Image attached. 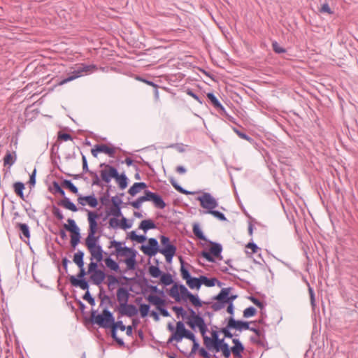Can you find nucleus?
Listing matches in <instances>:
<instances>
[{"label": "nucleus", "mask_w": 358, "mask_h": 358, "mask_svg": "<svg viewBox=\"0 0 358 358\" xmlns=\"http://www.w3.org/2000/svg\"><path fill=\"white\" fill-rule=\"evenodd\" d=\"M162 247L159 245V253L164 254L169 252H176L177 247L171 242L170 238L165 235L159 236Z\"/></svg>", "instance_id": "dca6fc26"}, {"label": "nucleus", "mask_w": 358, "mask_h": 358, "mask_svg": "<svg viewBox=\"0 0 358 358\" xmlns=\"http://www.w3.org/2000/svg\"><path fill=\"white\" fill-rule=\"evenodd\" d=\"M63 228L66 231H69V232L75 231L80 229V228L77 225L76 221L71 218L67 219V224H64Z\"/></svg>", "instance_id": "79ce46f5"}, {"label": "nucleus", "mask_w": 358, "mask_h": 358, "mask_svg": "<svg viewBox=\"0 0 358 358\" xmlns=\"http://www.w3.org/2000/svg\"><path fill=\"white\" fill-rule=\"evenodd\" d=\"M179 261L180 263V270L181 277L183 280L187 281L188 279H189L192 276L191 275L189 270L185 267V265H187L189 267H192V266L190 264H187L185 262V260L183 259L182 256L179 257Z\"/></svg>", "instance_id": "bb28decb"}, {"label": "nucleus", "mask_w": 358, "mask_h": 358, "mask_svg": "<svg viewBox=\"0 0 358 358\" xmlns=\"http://www.w3.org/2000/svg\"><path fill=\"white\" fill-rule=\"evenodd\" d=\"M15 193L22 200L25 201L23 190L24 189V184L22 182H15L13 185Z\"/></svg>", "instance_id": "c9c22d12"}, {"label": "nucleus", "mask_w": 358, "mask_h": 358, "mask_svg": "<svg viewBox=\"0 0 358 358\" xmlns=\"http://www.w3.org/2000/svg\"><path fill=\"white\" fill-rule=\"evenodd\" d=\"M224 337L223 338H219L213 342L208 344L207 345H205L206 348L208 350V351L210 352H215L216 353L220 352V348L222 347V344L224 341Z\"/></svg>", "instance_id": "7c9ffc66"}, {"label": "nucleus", "mask_w": 358, "mask_h": 358, "mask_svg": "<svg viewBox=\"0 0 358 358\" xmlns=\"http://www.w3.org/2000/svg\"><path fill=\"white\" fill-rule=\"evenodd\" d=\"M73 137L68 133L63 132L62 131H59L57 132V141H67L69 140H72Z\"/></svg>", "instance_id": "774afa93"}, {"label": "nucleus", "mask_w": 358, "mask_h": 358, "mask_svg": "<svg viewBox=\"0 0 358 358\" xmlns=\"http://www.w3.org/2000/svg\"><path fill=\"white\" fill-rule=\"evenodd\" d=\"M107 276L104 270L101 269L90 275V279L94 285L100 286Z\"/></svg>", "instance_id": "5701e85b"}, {"label": "nucleus", "mask_w": 358, "mask_h": 358, "mask_svg": "<svg viewBox=\"0 0 358 358\" xmlns=\"http://www.w3.org/2000/svg\"><path fill=\"white\" fill-rule=\"evenodd\" d=\"M90 287H87V288H80L83 290L85 291V293L83 296V299L87 301L91 306L95 305V299L92 296L89 291Z\"/></svg>", "instance_id": "8fccbe9b"}, {"label": "nucleus", "mask_w": 358, "mask_h": 358, "mask_svg": "<svg viewBox=\"0 0 358 358\" xmlns=\"http://www.w3.org/2000/svg\"><path fill=\"white\" fill-rule=\"evenodd\" d=\"M234 131L242 139L246 140L249 141L250 143L253 142V138L248 135L244 131L243 129L242 130H240L236 127H233Z\"/></svg>", "instance_id": "864d4df0"}, {"label": "nucleus", "mask_w": 358, "mask_h": 358, "mask_svg": "<svg viewBox=\"0 0 358 358\" xmlns=\"http://www.w3.org/2000/svg\"><path fill=\"white\" fill-rule=\"evenodd\" d=\"M186 284L192 289H199L202 285L201 276L199 278L192 276L186 281Z\"/></svg>", "instance_id": "72a5a7b5"}, {"label": "nucleus", "mask_w": 358, "mask_h": 358, "mask_svg": "<svg viewBox=\"0 0 358 358\" xmlns=\"http://www.w3.org/2000/svg\"><path fill=\"white\" fill-rule=\"evenodd\" d=\"M83 199H85L87 204H88L91 208H96L99 204L98 199L94 194L85 196Z\"/></svg>", "instance_id": "09e8293b"}, {"label": "nucleus", "mask_w": 358, "mask_h": 358, "mask_svg": "<svg viewBox=\"0 0 358 358\" xmlns=\"http://www.w3.org/2000/svg\"><path fill=\"white\" fill-rule=\"evenodd\" d=\"M157 227L155 222L151 219L143 220L141 222L138 229L147 232L150 229H154Z\"/></svg>", "instance_id": "473e14b6"}, {"label": "nucleus", "mask_w": 358, "mask_h": 358, "mask_svg": "<svg viewBox=\"0 0 358 358\" xmlns=\"http://www.w3.org/2000/svg\"><path fill=\"white\" fill-rule=\"evenodd\" d=\"M201 279L202 285L208 287H214L215 285V282H217L216 278H208L206 275H201Z\"/></svg>", "instance_id": "603ef678"}, {"label": "nucleus", "mask_w": 358, "mask_h": 358, "mask_svg": "<svg viewBox=\"0 0 358 358\" xmlns=\"http://www.w3.org/2000/svg\"><path fill=\"white\" fill-rule=\"evenodd\" d=\"M220 352H222V355L225 358H229L231 357V347L227 343L225 342V341L222 344V347L220 348Z\"/></svg>", "instance_id": "5fc2aeb1"}, {"label": "nucleus", "mask_w": 358, "mask_h": 358, "mask_svg": "<svg viewBox=\"0 0 358 358\" xmlns=\"http://www.w3.org/2000/svg\"><path fill=\"white\" fill-rule=\"evenodd\" d=\"M70 244L72 249L75 250L78 245L80 243L81 234L80 229L70 232Z\"/></svg>", "instance_id": "2f4dec72"}, {"label": "nucleus", "mask_w": 358, "mask_h": 358, "mask_svg": "<svg viewBox=\"0 0 358 358\" xmlns=\"http://www.w3.org/2000/svg\"><path fill=\"white\" fill-rule=\"evenodd\" d=\"M104 262L106 267L110 269L111 271H114L115 273L118 271H121L120 266L118 262L114 260L110 255L104 258Z\"/></svg>", "instance_id": "a878e982"}, {"label": "nucleus", "mask_w": 358, "mask_h": 358, "mask_svg": "<svg viewBox=\"0 0 358 358\" xmlns=\"http://www.w3.org/2000/svg\"><path fill=\"white\" fill-rule=\"evenodd\" d=\"M231 350L235 358H242V353L245 350V347L243 343H241L231 347Z\"/></svg>", "instance_id": "c03bdc74"}, {"label": "nucleus", "mask_w": 358, "mask_h": 358, "mask_svg": "<svg viewBox=\"0 0 358 358\" xmlns=\"http://www.w3.org/2000/svg\"><path fill=\"white\" fill-rule=\"evenodd\" d=\"M169 182H171V184L172 185V186L180 193L181 194H185V195H191V194H194L195 192H191V191H189V190H187L185 189H184L182 187H181L177 182L176 180L174 179L173 177H171L169 178Z\"/></svg>", "instance_id": "e433bc0d"}, {"label": "nucleus", "mask_w": 358, "mask_h": 358, "mask_svg": "<svg viewBox=\"0 0 358 358\" xmlns=\"http://www.w3.org/2000/svg\"><path fill=\"white\" fill-rule=\"evenodd\" d=\"M172 310L176 313L178 318L182 317V320H186L187 324L194 331L204 320L203 316L200 313H196L189 306H187L189 315L182 306H174L172 307Z\"/></svg>", "instance_id": "20e7f679"}, {"label": "nucleus", "mask_w": 358, "mask_h": 358, "mask_svg": "<svg viewBox=\"0 0 358 358\" xmlns=\"http://www.w3.org/2000/svg\"><path fill=\"white\" fill-rule=\"evenodd\" d=\"M169 294L176 302L189 300L192 305L197 308H201L203 304H210V302L201 301L198 294H192L183 284L175 283L169 289Z\"/></svg>", "instance_id": "7ed1b4c3"}, {"label": "nucleus", "mask_w": 358, "mask_h": 358, "mask_svg": "<svg viewBox=\"0 0 358 358\" xmlns=\"http://www.w3.org/2000/svg\"><path fill=\"white\" fill-rule=\"evenodd\" d=\"M117 148L110 144L98 143L91 150V153L94 157H97L99 153H104L110 157H115Z\"/></svg>", "instance_id": "f8f14e48"}, {"label": "nucleus", "mask_w": 358, "mask_h": 358, "mask_svg": "<svg viewBox=\"0 0 358 358\" xmlns=\"http://www.w3.org/2000/svg\"><path fill=\"white\" fill-rule=\"evenodd\" d=\"M92 324H96L101 328L108 329L110 327L113 319V313L107 307L103 308L101 313L97 310L92 309L90 318L85 317Z\"/></svg>", "instance_id": "0eeeda50"}, {"label": "nucleus", "mask_w": 358, "mask_h": 358, "mask_svg": "<svg viewBox=\"0 0 358 358\" xmlns=\"http://www.w3.org/2000/svg\"><path fill=\"white\" fill-rule=\"evenodd\" d=\"M227 325L220 328V331L224 335V338H232L234 334L230 331L231 329H235L238 331L249 330L250 324H256V322H248L241 320H236L234 317H229L225 319Z\"/></svg>", "instance_id": "423d86ee"}, {"label": "nucleus", "mask_w": 358, "mask_h": 358, "mask_svg": "<svg viewBox=\"0 0 358 358\" xmlns=\"http://www.w3.org/2000/svg\"><path fill=\"white\" fill-rule=\"evenodd\" d=\"M48 190L52 192L53 194H59L61 196L64 197L66 196V193L62 186L57 181L54 180L52 182V186L48 187Z\"/></svg>", "instance_id": "c756f323"}, {"label": "nucleus", "mask_w": 358, "mask_h": 358, "mask_svg": "<svg viewBox=\"0 0 358 358\" xmlns=\"http://www.w3.org/2000/svg\"><path fill=\"white\" fill-rule=\"evenodd\" d=\"M17 228L20 231V232L24 235V237L28 239L30 238V231L29 226L25 223H17Z\"/></svg>", "instance_id": "3c124183"}, {"label": "nucleus", "mask_w": 358, "mask_h": 358, "mask_svg": "<svg viewBox=\"0 0 358 358\" xmlns=\"http://www.w3.org/2000/svg\"><path fill=\"white\" fill-rule=\"evenodd\" d=\"M148 292H150V294L166 296L164 290L159 289L156 285H150Z\"/></svg>", "instance_id": "e2e57ef3"}, {"label": "nucleus", "mask_w": 358, "mask_h": 358, "mask_svg": "<svg viewBox=\"0 0 358 358\" xmlns=\"http://www.w3.org/2000/svg\"><path fill=\"white\" fill-rule=\"evenodd\" d=\"M183 338L184 335L182 332L176 331L171 334L168 340V343H172L173 341H176L178 343L180 342Z\"/></svg>", "instance_id": "6e6d98bb"}, {"label": "nucleus", "mask_w": 358, "mask_h": 358, "mask_svg": "<svg viewBox=\"0 0 358 358\" xmlns=\"http://www.w3.org/2000/svg\"><path fill=\"white\" fill-rule=\"evenodd\" d=\"M272 48L273 51L278 55L284 54L287 52V50L280 45L277 41H274L272 42Z\"/></svg>", "instance_id": "0e129e2a"}, {"label": "nucleus", "mask_w": 358, "mask_h": 358, "mask_svg": "<svg viewBox=\"0 0 358 358\" xmlns=\"http://www.w3.org/2000/svg\"><path fill=\"white\" fill-rule=\"evenodd\" d=\"M99 263L101 264V266L103 267V265L101 264V262H97L91 261V262L88 264V269L87 273L92 275V273L97 272V271H100L101 269L99 268Z\"/></svg>", "instance_id": "4d7b16f0"}, {"label": "nucleus", "mask_w": 358, "mask_h": 358, "mask_svg": "<svg viewBox=\"0 0 358 358\" xmlns=\"http://www.w3.org/2000/svg\"><path fill=\"white\" fill-rule=\"evenodd\" d=\"M145 201L152 202L155 207L159 209H164L166 206L160 194L148 189H145L144 195L139 196L135 201H130L129 203L135 209H139Z\"/></svg>", "instance_id": "39448f33"}, {"label": "nucleus", "mask_w": 358, "mask_h": 358, "mask_svg": "<svg viewBox=\"0 0 358 358\" xmlns=\"http://www.w3.org/2000/svg\"><path fill=\"white\" fill-rule=\"evenodd\" d=\"M132 286H130L128 289L125 287H120L116 292L117 300L119 303L118 306H122L127 304L130 298V292H133Z\"/></svg>", "instance_id": "a211bd4d"}, {"label": "nucleus", "mask_w": 358, "mask_h": 358, "mask_svg": "<svg viewBox=\"0 0 358 358\" xmlns=\"http://www.w3.org/2000/svg\"><path fill=\"white\" fill-rule=\"evenodd\" d=\"M136 285L141 289V294L145 296L146 294L148 292L149 286L151 285L149 284L148 280L146 278H138Z\"/></svg>", "instance_id": "f704fd0d"}, {"label": "nucleus", "mask_w": 358, "mask_h": 358, "mask_svg": "<svg viewBox=\"0 0 358 358\" xmlns=\"http://www.w3.org/2000/svg\"><path fill=\"white\" fill-rule=\"evenodd\" d=\"M206 96L213 106L217 110L220 114L226 113V110L224 107L222 105L220 101L216 97V96L213 92H208L206 94Z\"/></svg>", "instance_id": "4be33fe9"}, {"label": "nucleus", "mask_w": 358, "mask_h": 358, "mask_svg": "<svg viewBox=\"0 0 358 358\" xmlns=\"http://www.w3.org/2000/svg\"><path fill=\"white\" fill-rule=\"evenodd\" d=\"M110 201L112 203V206L107 210L108 213H110L109 215H112L113 217L122 216V204L123 203V201L121 198L116 195L111 197Z\"/></svg>", "instance_id": "f3484780"}, {"label": "nucleus", "mask_w": 358, "mask_h": 358, "mask_svg": "<svg viewBox=\"0 0 358 358\" xmlns=\"http://www.w3.org/2000/svg\"><path fill=\"white\" fill-rule=\"evenodd\" d=\"M62 186L64 188L69 189L72 193L78 195V187L70 180L64 179L62 182Z\"/></svg>", "instance_id": "ea45409f"}, {"label": "nucleus", "mask_w": 358, "mask_h": 358, "mask_svg": "<svg viewBox=\"0 0 358 358\" xmlns=\"http://www.w3.org/2000/svg\"><path fill=\"white\" fill-rule=\"evenodd\" d=\"M257 312V309L254 306H249L243 310V316L245 318H249L255 316Z\"/></svg>", "instance_id": "bf43d9fd"}, {"label": "nucleus", "mask_w": 358, "mask_h": 358, "mask_svg": "<svg viewBox=\"0 0 358 358\" xmlns=\"http://www.w3.org/2000/svg\"><path fill=\"white\" fill-rule=\"evenodd\" d=\"M192 231L198 239L206 241L211 245V247L209 248V252L206 250L201 252V256L202 257L205 258L208 262L211 263L215 262V258L219 259H222V252L223 248L222 244L208 239L204 235L199 223H194L192 226Z\"/></svg>", "instance_id": "f03ea898"}, {"label": "nucleus", "mask_w": 358, "mask_h": 358, "mask_svg": "<svg viewBox=\"0 0 358 358\" xmlns=\"http://www.w3.org/2000/svg\"><path fill=\"white\" fill-rule=\"evenodd\" d=\"M120 229L127 230L130 229L132 227V222L129 221L127 217H125L123 215L120 216Z\"/></svg>", "instance_id": "052dcab7"}, {"label": "nucleus", "mask_w": 358, "mask_h": 358, "mask_svg": "<svg viewBox=\"0 0 358 358\" xmlns=\"http://www.w3.org/2000/svg\"><path fill=\"white\" fill-rule=\"evenodd\" d=\"M84 256L85 253L82 250H78L74 253L73 261L77 266H84Z\"/></svg>", "instance_id": "49530a36"}, {"label": "nucleus", "mask_w": 358, "mask_h": 358, "mask_svg": "<svg viewBox=\"0 0 358 358\" xmlns=\"http://www.w3.org/2000/svg\"><path fill=\"white\" fill-rule=\"evenodd\" d=\"M192 343L193 344L191 349L192 353L198 352L199 355L203 358H212V355L208 351L206 347H201L196 339L194 340Z\"/></svg>", "instance_id": "412c9836"}, {"label": "nucleus", "mask_w": 358, "mask_h": 358, "mask_svg": "<svg viewBox=\"0 0 358 358\" xmlns=\"http://www.w3.org/2000/svg\"><path fill=\"white\" fill-rule=\"evenodd\" d=\"M137 255H132L129 257V258H126L124 260V262L127 265V270L134 271L136 268L137 261H136Z\"/></svg>", "instance_id": "58836bf2"}, {"label": "nucleus", "mask_w": 358, "mask_h": 358, "mask_svg": "<svg viewBox=\"0 0 358 358\" xmlns=\"http://www.w3.org/2000/svg\"><path fill=\"white\" fill-rule=\"evenodd\" d=\"M145 299L149 302L150 304L155 306L157 309H159L162 307L165 308L167 304L165 296L149 294L145 296Z\"/></svg>", "instance_id": "aec40b11"}, {"label": "nucleus", "mask_w": 358, "mask_h": 358, "mask_svg": "<svg viewBox=\"0 0 358 358\" xmlns=\"http://www.w3.org/2000/svg\"><path fill=\"white\" fill-rule=\"evenodd\" d=\"M17 160V155L15 151L10 152L7 150L6 155L3 157V165L5 166H8L10 167L12 165L15 164Z\"/></svg>", "instance_id": "c85d7f7f"}, {"label": "nucleus", "mask_w": 358, "mask_h": 358, "mask_svg": "<svg viewBox=\"0 0 358 358\" xmlns=\"http://www.w3.org/2000/svg\"><path fill=\"white\" fill-rule=\"evenodd\" d=\"M160 283L164 286H169L172 284H175L174 280L173 279L172 275L169 273L162 272V275H160Z\"/></svg>", "instance_id": "4c0bfd02"}, {"label": "nucleus", "mask_w": 358, "mask_h": 358, "mask_svg": "<svg viewBox=\"0 0 358 358\" xmlns=\"http://www.w3.org/2000/svg\"><path fill=\"white\" fill-rule=\"evenodd\" d=\"M79 272L76 275H69V280L71 286L80 288H87L90 287L89 281L85 278V275L89 274L85 271L84 266H78Z\"/></svg>", "instance_id": "1a4fd4ad"}, {"label": "nucleus", "mask_w": 358, "mask_h": 358, "mask_svg": "<svg viewBox=\"0 0 358 358\" xmlns=\"http://www.w3.org/2000/svg\"><path fill=\"white\" fill-rule=\"evenodd\" d=\"M96 69V67L95 65H87L84 64H81L79 66L76 68L73 72L72 75L69 76L68 77L61 80L58 83V85H62L64 84H66L70 81H72L75 80L76 78H78L80 77L83 74V73H89L92 72L93 70Z\"/></svg>", "instance_id": "9d476101"}, {"label": "nucleus", "mask_w": 358, "mask_h": 358, "mask_svg": "<svg viewBox=\"0 0 358 358\" xmlns=\"http://www.w3.org/2000/svg\"><path fill=\"white\" fill-rule=\"evenodd\" d=\"M90 176L92 178V186L96 185V186L100 187L101 188H103V187H104L103 182L101 180V177L99 176V175L97 174V173H96L95 171H90Z\"/></svg>", "instance_id": "a18cd8bd"}, {"label": "nucleus", "mask_w": 358, "mask_h": 358, "mask_svg": "<svg viewBox=\"0 0 358 358\" xmlns=\"http://www.w3.org/2000/svg\"><path fill=\"white\" fill-rule=\"evenodd\" d=\"M249 330L254 332L257 337L262 338L264 340H266V331L264 329L250 327Z\"/></svg>", "instance_id": "69168bd1"}, {"label": "nucleus", "mask_w": 358, "mask_h": 358, "mask_svg": "<svg viewBox=\"0 0 358 358\" xmlns=\"http://www.w3.org/2000/svg\"><path fill=\"white\" fill-rule=\"evenodd\" d=\"M147 187V184L144 182H134L128 189V194L131 196H136L141 190Z\"/></svg>", "instance_id": "cd10ccee"}, {"label": "nucleus", "mask_w": 358, "mask_h": 358, "mask_svg": "<svg viewBox=\"0 0 358 358\" xmlns=\"http://www.w3.org/2000/svg\"><path fill=\"white\" fill-rule=\"evenodd\" d=\"M117 171L115 166H108L107 169H101L100 171V177L103 182L109 184L112 179L115 178V176Z\"/></svg>", "instance_id": "6ab92c4d"}, {"label": "nucleus", "mask_w": 358, "mask_h": 358, "mask_svg": "<svg viewBox=\"0 0 358 358\" xmlns=\"http://www.w3.org/2000/svg\"><path fill=\"white\" fill-rule=\"evenodd\" d=\"M115 310L118 313V318L122 316L131 317L138 313V309L135 305L129 304L128 303L122 306H116Z\"/></svg>", "instance_id": "2eb2a0df"}, {"label": "nucleus", "mask_w": 358, "mask_h": 358, "mask_svg": "<svg viewBox=\"0 0 358 358\" xmlns=\"http://www.w3.org/2000/svg\"><path fill=\"white\" fill-rule=\"evenodd\" d=\"M200 202V206L206 209V211H211L218 206L217 200L208 192H204L196 199Z\"/></svg>", "instance_id": "ddd939ff"}, {"label": "nucleus", "mask_w": 358, "mask_h": 358, "mask_svg": "<svg viewBox=\"0 0 358 358\" xmlns=\"http://www.w3.org/2000/svg\"><path fill=\"white\" fill-rule=\"evenodd\" d=\"M57 205L62 206L67 210L72 212H77L78 208L77 206L71 201V199L65 196L62 200L57 201Z\"/></svg>", "instance_id": "393cba45"}, {"label": "nucleus", "mask_w": 358, "mask_h": 358, "mask_svg": "<svg viewBox=\"0 0 358 358\" xmlns=\"http://www.w3.org/2000/svg\"><path fill=\"white\" fill-rule=\"evenodd\" d=\"M139 248L145 255L150 258L159 252V243L155 238H150L148 240V244L141 245Z\"/></svg>", "instance_id": "4468645a"}, {"label": "nucleus", "mask_w": 358, "mask_h": 358, "mask_svg": "<svg viewBox=\"0 0 358 358\" xmlns=\"http://www.w3.org/2000/svg\"><path fill=\"white\" fill-rule=\"evenodd\" d=\"M221 333L220 331V329L217 331V330H215L213 329V328H212V331H211V337H209V336H204V342H203V345L204 346L205 345H207L208 344L213 342L214 341L217 340V339H219V334Z\"/></svg>", "instance_id": "37998d69"}, {"label": "nucleus", "mask_w": 358, "mask_h": 358, "mask_svg": "<svg viewBox=\"0 0 358 358\" xmlns=\"http://www.w3.org/2000/svg\"><path fill=\"white\" fill-rule=\"evenodd\" d=\"M114 179L115 180L120 189L123 190L127 187L129 184V179L125 173L123 172L120 174L117 171Z\"/></svg>", "instance_id": "b1692460"}, {"label": "nucleus", "mask_w": 358, "mask_h": 358, "mask_svg": "<svg viewBox=\"0 0 358 358\" xmlns=\"http://www.w3.org/2000/svg\"><path fill=\"white\" fill-rule=\"evenodd\" d=\"M119 217H110L108 220V228L116 229L117 228H120V220L118 219Z\"/></svg>", "instance_id": "13d9d810"}, {"label": "nucleus", "mask_w": 358, "mask_h": 358, "mask_svg": "<svg viewBox=\"0 0 358 358\" xmlns=\"http://www.w3.org/2000/svg\"><path fill=\"white\" fill-rule=\"evenodd\" d=\"M120 284L119 278L113 274L108 275L107 276V285L110 291H113L115 289V285Z\"/></svg>", "instance_id": "a19ab883"}, {"label": "nucleus", "mask_w": 358, "mask_h": 358, "mask_svg": "<svg viewBox=\"0 0 358 358\" xmlns=\"http://www.w3.org/2000/svg\"><path fill=\"white\" fill-rule=\"evenodd\" d=\"M122 242L117 241L115 240L111 241L110 242L109 248H111L114 247L115 248V251L112 252L111 255L126 257L127 258H129V257L132 255H138V252L135 249L128 248L127 246L122 247Z\"/></svg>", "instance_id": "9b49d317"}, {"label": "nucleus", "mask_w": 358, "mask_h": 358, "mask_svg": "<svg viewBox=\"0 0 358 358\" xmlns=\"http://www.w3.org/2000/svg\"><path fill=\"white\" fill-rule=\"evenodd\" d=\"M162 271L159 268V266L150 265L148 267V273L149 275L154 278H158L162 275Z\"/></svg>", "instance_id": "de8ad7c7"}, {"label": "nucleus", "mask_w": 358, "mask_h": 358, "mask_svg": "<svg viewBox=\"0 0 358 358\" xmlns=\"http://www.w3.org/2000/svg\"><path fill=\"white\" fill-rule=\"evenodd\" d=\"M232 289L233 287H231L222 288L220 292L212 298L213 300L215 301L211 305L214 311L217 312L224 308L227 303H234V301L238 298V295L230 294Z\"/></svg>", "instance_id": "6e6552de"}, {"label": "nucleus", "mask_w": 358, "mask_h": 358, "mask_svg": "<svg viewBox=\"0 0 358 358\" xmlns=\"http://www.w3.org/2000/svg\"><path fill=\"white\" fill-rule=\"evenodd\" d=\"M206 213L212 215L220 221H228L224 214L219 210L213 209L211 211H206Z\"/></svg>", "instance_id": "680f3d73"}, {"label": "nucleus", "mask_w": 358, "mask_h": 358, "mask_svg": "<svg viewBox=\"0 0 358 358\" xmlns=\"http://www.w3.org/2000/svg\"><path fill=\"white\" fill-rule=\"evenodd\" d=\"M85 210L87 212V222L89 224L88 234L85 239V245L89 249L99 244L100 235L96 236V234L102 233L103 224L101 222V227H99L97 220L102 216L103 213L85 208Z\"/></svg>", "instance_id": "f257e3e1"}, {"label": "nucleus", "mask_w": 358, "mask_h": 358, "mask_svg": "<svg viewBox=\"0 0 358 358\" xmlns=\"http://www.w3.org/2000/svg\"><path fill=\"white\" fill-rule=\"evenodd\" d=\"M150 309V303L149 304L145 303V304L141 305L138 310L140 312L141 317L144 318V317H147L149 314Z\"/></svg>", "instance_id": "338daca9"}]
</instances>
